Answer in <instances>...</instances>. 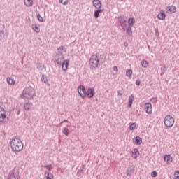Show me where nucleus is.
Returning <instances> with one entry per match:
<instances>
[{"label":"nucleus","instance_id":"obj_2","mask_svg":"<svg viewBox=\"0 0 179 179\" xmlns=\"http://www.w3.org/2000/svg\"><path fill=\"white\" fill-rule=\"evenodd\" d=\"M89 65L91 69H97L99 68V56L97 55L91 56Z\"/></svg>","mask_w":179,"mask_h":179},{"label":"nucleus","instance_id":"obj_18","mask_svg":"<svg viewBox=\"0 0 179 179\" xmlns=\"http://www.w3.org/2000/svg\"><path fill=\"white\" fill-rule=\"evenodd\" d=\"M32 29L35 31L36 33H40V27L36 24H32Z\"/></svg>","mask_w":179,"mask_h":179},{"label":"nucleus","instance_id":"obj_25","mask_svg":"<svg viewBox=\"0 0 179 179\" xmlns=\"http://www.w3.org/2000/svg\"><path fill=\"white\" fill-rule=\"evenodd\" d=\"M135 23V19L134 18H129L128 20V24L130 25V26H134V24Z\"/></svg>","mask_w":179,"mask_h":179},{"label":"nucleus","instance_id":"obj_43","mask_svg":"<svg viewBox=\"0 0 179 179\" xmlns=\"http://www.w3.org/2000/svg\"><path fill=\"white\" fill-rule=\"evenodd\" d=\"M176 179H179V178H176Z\"/></svg>","mask_w":179,"mask_h":179},{"label":"nucleus","instance_id":"obj_16","mask_svg":"<svg viewBox=\"0 0 179 179\" xmlns=\"http://www.w3.org/2000/svg\"><path fill=\"white\" fill-rule=\"evenodd\" d=\"M24 3L26 6H33V0H24Z\"/></svg>","mask_w":179,"mask_h":179},{"label":"nucleus","instance_id":"obj_21","mask_svg":"<svg viewBox=\"0 0 179 179\" xmlns=\"http://www.w3.org/2000/svg\"><path fill=\"white\" fill-rule=\"evenodd\" d=\"M132 69H128L126 72V76H127V78H129L131 79V78H132Z\"/></svg>","mask_w":179,"mask_h":179},{"label":"nucleus","instance_id":"obj_32","mask_svg":"<svg viewBox=\"0 0 179 179\" xmlns=\"http://www.w3.org/2000/svg\"><path fill=\"white\" fill-rule=\"evenodd\" d=\"M41 80L42 82H44V83H47V82H48V79L47 78V77L44 76H42Z\"/></svg>","mask_w":179,"mask_h":179},{"label":"nucleus","instance_id":"obj_11","mask_svg":"<svg viewBox=\"0 0 179 179\" xmlns=\"http://www.w3.org/2000/svg\"><path fill=\"white\" fill-rule=\"evenodd\" d=\"M145 108L146 110L147 114H152V104L150 103H147L145 104Z\"/></svg>","mask_w":179,"mask_h":179},{"label":"nucleus","instance_id":"obj_7","mask_svg":"<svg viewBox=\"0 0 179 179\" xmlns=\"http://www.w3.org/2000/svg\"><path fill=\"white\" fill-rule=\"evenodd\" d=\"M94 88H90L85 92V96L88 97V99H92L93 96H94Z\"/></svg>","mask_w":179,"mask_h":179},{"label":"nucleus","instance_id":"obj_8","mask_svg":"<svg viewBox=\"0 0 179 179\" xmlns=\"http://www.w3.org/2000/svg\"><path fill=\"white\" fill-rule=\"evenodd\" d=\"M68 66H69V59L64 60L62 64V69L64 72H66L68 71Z\"/></svg>","mask_w":179,"mask_h":179},{"label":"nucleus","instance_id":"obj_27","mask_svg":"<svg viewBox=\"0 0 179 179\" xmlns=\"http://www.w3.org/2000/svg\"><path fill=\"white\" fill-rule=\"evenodd\" d=\"M63 134L68 136L69 135V129L66 127L64 128L63 129Z\"/></svg>","mask_w":179,"mask_h":179},{"label":"nucleus","instance_id":"obj_14","mask_svg":"<svg viewBox=\"0 0 179 179\" xmlns=\"http://www.w3.org/2000/svg\"><path fill=\"white\" fill-rule=\"evenodd\" d=\"M135 145H141L142 143V138L136 136L133 141Z\"/></svg>","mask_w":179,"mask_h":179},{"label":"nucleus","instance_id":"obj_39","mask_svg":"<svg viewBox=\"0 0 179 179\" xmlns=\"http://www.w3.org/2000/svg\"><path fill=\"white\" fill-rule=\"evenodd\" d=\"M104 10V9H100L98 8V10H96V12L99 13H102V12Z\"/></svg>","mask_w":179,"mask_h":179},{"label":"nucleus","instance_id":"obj_40","mask_svg":"<svg viewBox=\"0 0 179 179\" xmlns=\"http://www.w3.org/2000/svg\"><path fill=\"white\" fill-rule=\"evenodd\" d=\"M113 71H114L115 72H118V67L114 66V67H113Z\"/></svg>","mask_w":179,"mask_h":179},{"label":"nucleus","instance_id":"obj_13","mask_svg":"<svg viewBox=\"0 0 179 179\" xmlns=\"http://www.w3.org/2000/svg\"><path fill=\"white\" fill-rule=\"evenodd\" d=\"M92 4L96 9H100V8H101V1H100V0H94Z\"/></svg>","mask_w":179,"mask_h":179},{"label":"nucleus","instance_id":"obj_37","mask_svg":"<svg viewBox=\"0 0 179 179\" xmlns=\"http://www.w3.org/2000/svg\"><path fill=\"white\" fill-rule=\"evenodd\" d=\"M62 5H66V0H59Z\"/></svg>","mask_w":179,"mask_h":179},{"label":"nucleus","instance_id":"obj_41","mask_svg":"<svg viewBox=\"0 0 179 179\" xmlns=\"http://www.w3.org/2000/svg\"><path fill=\"white\" fill-rule=\"evenodd\" d=\"M136 85H138V86H139V85H141V81L137 80V81L136 82Z\"/></svg>","mask_w":179,"mask_h":179},{"label":"nucleus","instance_id":"obj_6","mask_svg":"<svg viewBox=\"0 0 179 179\" xmlns=\"http://www.w3.org/2000/svg\"><path fill=\"white\" fill-rule=\"evenodd\" d=\"M78 92L82 99H85V97H86V88H85V86H79L78 87Z\"/></svg>","mask_w":179,"mask_h":179},{"label":"nucleus","instance_id":"obj_29","mask_svg":"<svg viewBox=\"0 0 179 179\" xmlns=\"http://www.w3.org/2000/svg\"><path fill=\"white\" fill-rule=\"evenodd\" d=\"M133 173H134V169H129L127 171V176H131Z\"/></svg>","mask_w":179,"mask_h":179},{"label":"nucleus","instance_id":"obj_35","mask_svg":"<svg viewBox=\"0 0 179 179\" xmlns=\"http://www.w3.org/2000/svg\"><path fill=\"white\" fill-rule=\"evenodd\" d=\"M99 16H100V13L96 10L94 12V17H96V19H97L99 17Z\"/></svg>","mask_w":179,"mask_h":179},{"label":"nucleus","instance_id":"obj_4","mask_svg":"<svg viewBox=\"0 0 179 179\" xmlns=\"http://www.w3.org/2000/svg\"><path fill=\"white\" fill-rule=\"evenodd\" d=\"M164 122L166 128H171L174 125V118H173V116L168 115L164 117Z\"/></svg>","mask_w":179,"mask_h":179},{"label":"nucleus","instance_id":"obj_31","mask_svg":"<svg viewBox=\"0 0 179 179\" xmlns=\"http://www.w3.org/2000/svg\"><path fill=\"white\" fill-rule=\"evenodd\" d=\"M127 34L132 36V28L131 27L127 29Z\"/></svg>","mask_w":179,"mask_h":179},{"label":"nucleus","instance_id":"obj_42","mask_svg":"<svg viewBox=\"0 0 179 179\" xmlns=\"http://www.w3.org/2000/svg\"><path fill=\"white\" fill-rule=\"evenodd\" d=\"M83 171H82V170H78V173H77V174H78V176H80V173H83Z\"/></svg>","mask_w":179,"mask_h":179},{"label":"nucleus","instance_id":"obj_3","mask_svg":"<svg viewBox=\"0 0 179 179\" xmlns=\"http://www.w3.org/2000/svg\"><path fill=\"white\" fill-rule=\"evenodd\" d=\"M22 94L25 99H33L35 94L34 89L31 87L25 88Z\"/></svg>","mask_w":179,"mask_h":179},{"label":"nucleus","instance_id":"obj_24","mask_svg":"<svg viewBox=\"0 0 179 179\" xmlns=\"http://www.w3.org/2000/svg\"><path fill=\"white\" fill-rule=\"evenodd\" d=\"M10 179H20V176L19 175V173L11 175Z\"/></svg>","mask_w":179,"mask_h":179},{"label":"nucleus","instance_id":"obj_28","mask_svg":"<svg viewBox=\"0 0 179 179\" xmlns=\"http://www.w3.org/2000/svg\"><path fill=\"white\" fill-rule=\"evenodd\" d=\"M58 51L59 52H62V51L64 52H66V49L65 48L64 46H60L59 48H58Z\"/></svg>","mask_w":179,"mask_h":179},{"label":"nucleus","instance_id":"obj_10","mask_svg":"<svg viewBox=\"0 0 179 179\" xmlns=\"http://www.w3.org/2000/svg\"><path fill=\"white\" fill-rule=\"evenodd\" d=\"M55 61L57 64L61 65V64H62V61H64V57L62 56V55H57L55 56Z\"/></svg>","mask_w":179,"mask_h":179},{"label":"nucleus","instance_id":"obj_33","mask_svg":"<svg viewBox=\"0 0 179 179\" xmlns=\"http://www.w3.org/2000/svg\"><path fill=\"white\" fill-rule=\"evenodd\" d=\"M37 17H38V20L39 22H44V18H43V17H41V15H40V14H38Z\"/></svg>","mask_w":179,"mask_h":179},{"label":"nucleus","instance_id":"obj_22","mask_svg":"<svg viewBox=\"0 0 179 179\" xmlns=\"http://www.w3.org/2000/svg\"><path fill=\"white\" fill-rule=\"evenodd\" d=\"M141 65L143 68H148L149 66V63L146 60H143L141 62Z\"/></svg>","mask_w":179,"mask_h":179},{"label":"nucleus","instance_id":"obj_20","mask_svg":"<svg viewBox=\"0 0 179 179\" xmlns=\"http://www.w3.org/2000/svg\"><path fill=\"white\" fill-rule=\"evenodd\" d=\"M6 80L8 85H15V83H16L15 80L12 78H7Z\"/></svg>","mask_w":179,"mask_h":179},{"label":"nucleus","instance_id":"obj_12","mask_svg":"<svg viewBox=\"0 0 179 179\" xmlns=\"http://www.w3.org/2000/svg\"><path fill=\"white\" fill-rule=\"evenodd\" d=\"M164 160L167 164H171L173 162V157L170 155H166L164 156Z\"/></svg>","mask_w":179,"mask_h":179},{"label":"nucleus","instance_id":"obj_9","mask_svg":"<svg viewBox=\"0 0 179 179\" xmlns=\"http://www.w3.org/2000/svg\"><path fill=\"white\" fill-rule=\"evenodd\" d=\"M166 13H176L177 8L175 6H169L166 9Z\"/></svg>","mask_w":179,"mask_h":179},{"label":"nucleus","instance_id":"obj_5","mask_svg":"<svg viewBox=\"0 0 179 179\" xmlns=\"http://www.w3.org/2000/svg\"><path fill=\"white\" fill-rule=\"evenodd\" d=\"M6 120V110L0 106V124H3Z\"/></svg>","mask_w":179,"mask_h":179},{"label":"nucleus","instance_id":"obj_36","mask_svg":"<svg viewBox=\"0 0 179 179\" xmlns=\"http://www.w3.org/2000/svg\"><path fill=\"white\" fill-rule=\"evenodd\" d=\"M174 177L179 178V171H175Z\"/></svg>","mask_w":179,"mask_h":179},{"label":"nucleus","instance_id":"obj_19","mask_svg":"<svg viewBox=\"0 0 179 179\" xmlns=\"http://www.w3.org/2000/svg\"><path fill=\"white\" fill-rule=\"evenodd\" d=\"M134 94H131L129 97V103H128V107H131L132 106V103H134Z\"/></svg>","mask_w":179,"mask_h":179},{"label":"nucleus","instance_id":"obj_15","mask_svg":"<svg viewBox=\"0 0 179 179\" xmlns=\"http://www.w3.org/2000/svg\"><path fill=\"white\" fill-rule=\"evenodd\" d=\"M131 153H132V157H134V159H137L138 156H139V150H138V149L136 148L134 149Z\"/></svg>","mask_w":179,"mask_h":179},{"label":"nucleus","instance_id":"obj_17","mask_svg":"<svg viewBox=\"0 0 179 179\" xmlns=\"http://www.w3.org/2000/svg\"><path fill=\"white\" fill-rule=\"evenodd\" d=\"M157 17L159 20H164L166 19V14L164 13H159Z\"/></svg>","mask_w":179,"mask_h":179},{"label":"nucleus","instance_id":"obj_26","mask_svg":"<svg viewBox=\"0 0 179 179\" xmlns=\"http://www.w3.org/2000/svg\"><path fill=\"white\" fill-rule=\"evenodd\" d=\"M129 129L130 131H135V129H136V124L135 123L131 124L129 127Z\"/></svg>","mask_w":179,"mask_h":179},{"label":"nucleus","instance_id":"obj_38","mask_svg":"<svg viewBox=\"0 0 179 179\" xmlns=\"http://www.w3.org/2000/svg\"><path fill=\"white\" fill-rule=\"evenodd\" d=\"M45 167L48 170H51V169H52V166L51 165H46V166H45Z\"/></svg>","mask_w":179,"mask_h":179},{"label":"nucleus","instance_id":"obj_30","mask_svg":"<svg viewBox=\"0 0 179 179\" xmlns=\"http://www.w3.org/2000/svg\"><path fill=\"white\" fill-rule=\"evenodd\" d=\"M24 110H26L27 111H29V110H30V104L29 103H25L24 105Z\"/></svg>","mask_w":179,"mask_h":179},{"label":"nucleus","instance_id":"obj_23","mask_svg":"<svg viewBox=\"0 0 179 179\" xmlns=\"http://www.w3.org/2000/svg\"><path fill=\"white\" fill-rule=\"evenodd\" d=\"M45 176L46 177V179H54V176L50 173H45Z\"/></svg>","mask_w":179,"mask_h":179},{"label":"nucleus","instance_id":"obj_34","mask_svg":"<svg viewBox=\"0 0 179 179\" xmlns=\"http://www.w3.org/2000/svg\"><path fill=\"white\" fill-rule=\"evenodd\" d=\"M151 177H157V172L154 171L151 173Z\"/></svg>","mask_w":179,"mask_h":179},{"label":"nucleus","instance_id":"obj_1","mask_svg":"<svg viewBox=\"0 0 179 179\" xmlns=\"http://www.w3.org/2000/svg\"><path fill=\"white\" fill-rule=\"evenodd\" d=\"M10 146L11 148V150H13L14 153H19V152H22V150H23V143L18 138H13L10 141Z\"/></svg>","mask_w":179,"mask_h":179}]
</instances>
